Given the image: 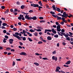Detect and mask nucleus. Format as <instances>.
I'll use <instances>...</instances> for the list:
<instances>
[{
  "label": "nucleus",
  "instance_id": "nucleus-1",
  "mask_svg": "<svg viewBox=\"0 0 73 73\" xmlns=\"http://www.w3.org/2000/svg\"><path fill=\"white\" fill-rule=\"evenodd\" d=\"M13 35L14 37H16V38H18V40H21V38H23V36L20 37L19 36H18L16 35H15V34H13Z\"/></svg>",
  "mask_w": 73,
  "mask_h": 73
},
{
  "label": "nucleus",
  "instance_id": "nucleus-2",
  "mask_svg": "<svg viewBox=\"0 0 73 73\" xmlns=\"http://www.w3.org/2000/svg\"><path fill=\"white\" fill-rule=\"evenodd\" d=\"M23 34H25V33H27V35H29V36H32V35L31 34H30V33L29 32L26 31H25L24 30H23Z\"/></svg>",
  "mask_w": 73,
  "mask_h": 73
},
{
  "label": "nucleus",
  "instance_id": "nucleus-3",
  "mask_svg": "<svg viewBox=\"0 0 73 73\" xmlns=\"http://www.w3.org/2000/svg\"><path fill=\"white\" fill-rule=\"evenodd\" d=\"M25 19H27V20H32V17H29V15H27L25 17Z\"/></svg>",
  "mask_w": 73,
  "mask_h": 73
},
{
  "label": "nucleus",
  "instance_id": "nucleus-4",
  "mask_svg": "<svg viewBox=\"0 0 73 73\" xmlns=\"http://www.w3.org/2000/svg\"><path fill=\"white\" fill-rule=\"evenodd\" d=\"M60 69H61V68H60V67L57 66L56 68V72H58V73H61V71H59V70Z\"/></svg>",
  "mask_w": 73,
  "mask_h": 73
},
{
  "label": "nucleus",
  "instance_id": "nucleus-5",
  "mask_svg": "<svg viewBox=\"0 0 73 73\" xmlns=\"http://www.w3.org/2000/svg\"><path fill=\"white\" fill-rule=\"evenodd\" d=\"M39 5L38 4H35L33 3L31 4V6L34 7H38Z\"/></svg>",
  "mask_w": 73,
  "mask_h": 73
},
{
  "label": "nucleus",
  "instance_id": "nucleus-6",
  "mask_svg": "<svg viewBox=\"0 0 73 73\" xmlns=\"http://www.w3.org/2000/svg\"><path fill=\"white\" fill-rule=\"evenodd\" d=\"M63 15H62V16L63 17H65L66 16V12H64L63 13Z\"/></svg>",
  "mask_w": 73,
  "mask_h": 73
},
{
  "label": "nucleus",
  "instance_id": "nucleus-7",
  "mask_svg": "<svg viewBox=\"0 0 73 73\" xmlns=\"http://www.w3.org/2000/svg\"><path fill=\"white\" fill-rule=\"evenodd\" d=\"M47 32H52V30L46 29L45 30V31H44L45 33H46Z\"/></svg>",
  "mask_w": 73,
  "mask_h": 73
},
{
  "label": "nucleus",
  "instance_id": "nucleus-8",
  "mask_svg": "<svg viewBox=\"0 0 73 73\" xmlns=\"http://www.w3.org/2000/svg\"><path fill=\"white\" fill-rule=\"evenodd\" d=\"M52 58L53 60H55V61H57V57H55L54 56H52Z\"/></svg>",
  "mask_w": 73,
  "mask_h": 73
},
{
  "label": "nucleus",
  "instance_id": "nucleus-9",
  "mask_svg": "<svg viewBox=\"0 0 73 73\" xmlns=\"http://www.w3.org/2000/svg\"><path fill=\"white\" fill-rule=\"evenodd\" d=\"M10 44H12L13 42V39H10L9 40Z\"/></svg>",
  "mask_w": 73,
  "mask_h": 73
},
{
  "label": "nucleus",
  "instance_id": "nucleus-10",
  "mask_svg": "<svg viewBox=\"0 0 73 73\" xmlns=\"http://www.w3.org/2000/svg\"><path fill=\"white\" fill-rule=\"evenodd\" d=\"M20 55H23V56H26L27 54L25 52H23L20 53Z\"/></svg>",
  "mask_w": 73,
  "mask_h": 73
},
{
  "label": "nucleus",
  "instance_id": "nucleus-11",
  "mask_svg": "<svg viewBox=\"0 0 73 73\" xmlns=\"http://www.w3.org/2000/svg\"><path fill=\"white\" fill-rule=\"evenodd\" d=\"M52 31L53 33H54L55 34H56L57 33V32L56 31H54V29H52Z\"/></svg>",
  "mask_w": 73,
  "mask_h": 73
},
{
  "label": "nucleus",
  "instance_id": "nucleus-12",
  "mask_svg": "<svg viewBox=\"0 0 73 73\" xmlns=\"http://www.w3.org/2000/svg\"><path fill=\"white\" fill-rule=\"evenodd\" d=\"M38 4H40V6L41 7H42V3H41V1H40L39 2H38Z\"/></svg>",
  "mask_w": 73,
  "mask_h": 73
},
{
  "label": "nucleus",
  "instance_id": "nucleus-13",
  "mask_svg": "<svg viewBox=\"0 0 73 73\" xmlns=\"http://www.w3.org/2000/svg\"><path fill=\"white\" fill-rule=\"evenodd\" d=\"M70 62H71V61H70V60H69L66 63H65V64L67 65H69V64H70Z\"/></svg>",
  "mask_w": 73,
  "mask_h": 73
},
{
  "label": "nucleus",
  "instance_id": "nucleus-14",
  "mask_svg": "<svg viewBox=\"0 0 73 73\" xmlns=\"http://www.w3.org/2000/svg\"><path fill=\"white\" fill-rule=\"evenodd\" d=\"M47 39L48 40H51L52 38L50 36H48L47 38Z\"/></svg>",
  "mask_w": 73,
  "mask_h": 73
},
{
  "label": "nucleus",
  "instance_id": "nucleus-15",
  "mask_svg": "<svg viewBox=\"0 0 73 73\" xmlns=\"http://www.w3.org/2000/svg\"><path fill=\"white\" fill-rule=\"evenodd\" d=\"M32 19H33V20H37V17L36 16H34L32 17Z\"/></svg>",
  "mask_w": 73,
  "mask_h": 73
},
{
  "label": "nucleus",
  "instance_id": "nucleus-16",
  "mask_svg": "<svg viewBox=\"0 0 73 73\" xmlns=\"http://www.w3.org/2000/svg\"><path fill=\"white\" fill-rule=\"evenodd\" d=\"M70 40L71 41H70V43H71V44L73 45V38H71ZM72 41L73 42H72Z\"/></svg>",
  "mask_w": 73,
  "mask_h": 73
},
{
  "label": "nucleus",
  "instance_id": "nucleus-17",
  "mask_svg": "<svg viewBox=\"0 0 73 73\" xmlns=\"http://www.w3.org/2000/svg\"><path fill=\"white\" fill-rule=\"evenodd\" d=\"M56 9H57V11L58 12H61V10H60V9L59 8H57V7H56Z\"/></svg>",
  "mask_w": 73,
  "mask_h": 73
},
{
  "label": "nucleus",
  "instance_id": "nucleus-18",
  "mask_svg": "<svg viewBox=\"0 0 73 73\" xmlns=\"http://www.w3.org/2000/svg\"><path fill=\"white\" fill-rule=\"evenodd\" d=\"M34 64L35 65H36V66H39V65H40L39 64H38L37 62H34Z\"/></svg>",
  "mask_w": 73,
  "mask_h": 73
},
{
  "label": "nucleus",
  "instance_id": "nucleus-19",
  "mask_svg": "<svg viewBox=\"0 0 73 73\" xmlns=\"http://www.w3.org/2000/svg\"><path fill=\"white\" fill-rule=\"evenodd\" d=\"M52 8H53V9L54 10H55V11H57V10L56 9V7H55V6L54 5H53L52 6Z\"/></svg>",
  "mask_w": 73,
  "mask_h": 73
},
{
  "label": "nucleus",
  "instance_id": "nucleus-20",
  "mask_svg": "<svg viewBox=\"0 0 73 73\" xmlns=\"http://www.w3.org/2000/svg\"><path fill=\"white\" fill-rule=\"evenodd\" d=\"M57 16V17L56 18H57V20H60V19H61V17H58V15H56Z\"/></svg>",
  "mask_w": 73,
  "mask_h": 73
},
{
  "label": "nucleus",
  "instance_id": "nucleus-21",
  "mask_svg": "<svg viewBox=\"0 0 73 73\" xmlns=\"http://www.w3.org/2000/svg\"><path fill=\"white\" fill-rule=\"evenodd\" d=\"M51 15L52 16H53L54 17H55L56 18H57V15H54L53 14H52Z\"/></svg>",
  "mask_w": 73,
  "mask_h": 73
},
{
  "label": "nucleus",
  "instance_id": "nucleus-22",
  "mask_svg": "<svg viewBox=\"0 0 73 73\" xmlns=\"http://www.w3.org/2000/svg\"><path fill=\"white\" fill-rule=\"evenodd\" d=\"M21 9H24L25 8V6L22 5L21 6Z\"/></svg>",
  "mask_w": 73,
  "mask_h": 73
},
{
  "label": "nucleus",
  "instance_id": "nucleus-23",
  "mask_svg": "<svg viewBox=\"0 0 73 73\" xmlns=\"http://www.w3.org/2000/svg\"><path fill=\"white\" fill-rule=\"evenodd\" d=\"M57 29H61V27H60V26H57L56 27Z\"/></svg>",
  "mask_w": 73,
  "mask_h": 73
},
{
  "label": "nucleus",
  "instance_id": "nucleus-24",
  "mask_svg": "<svg viewBox=\"0 0 73 73\" xmlns=\"http://www.w3.org/2000/svg\"><path fill=\"white\" fill-rule=\"evenodd\" d=\"M2 25H3V26H7V24L5 23H3V24H2Z\"/></svg>",
  "mask_w": 73,
  "mask_h": 73
},
{
  "label": "nucleus",
  "instance_id": "nucleus-25",
  "mask_svg": "<svg viewBox=\"0 0 73 73\" xmlns=\"http://www.w3.org/2000/svg\"><path fill=\"white\" fill-rule=\"evenodd\" d=\"M37 28L38 29H42V27L41 26H38L37 27Z\"/></svg>",
  "mask_w": 73,
  "mask_h": 73
},
{
  "label": "nucleus",
  "instance_id": "nucleus-26",
  "mask_svg": "<svg viewBox=\"0 0 73 73\" xmlns=\"http://www.w3.org/2000/svg\"><path fill=\"white\" fill-rule=\"evenodd\" d=\"M28 40H29V41H30V42L33 41V40H32L31 38H28Z\"/></svg>",
  "mask_w": 73,
  "mask_h": 73
},
{
  "label": "nucleus",
  "instance_id": "nucleus-27",
  "mask_svg": "<svg viewBox=\"0 0 73 73\" xmlns=\"http://www.w3.org/2000/svg\"><path fill=\"white\" fill-rule=\"evenodd\" d=\"M11 50V48L9 47H7L6 48V50Z\"/></svg>",
  "mask_w": 73,
  "mask_h": 73
},
{
  "label": "nucleus",
  "instance_id": "nucleus-28",
  "mask_svg": "<svg viewBox=\"0 0 73 73\" xmlns=\"http://www.w3.org/2000/svg\"><path fill=\"white\" fill-rule=\"evenodd\" d=\"M42 43H43L41 41H39L38 42V44H42Z\"/></svg>",
  "mask_w": 73,
  "mask_h": 73
},
{
  "label": "nucleus",
  "instance_id": "nucleus-29",
  "mask_svg": "<svg viewBox=\"0 0 73 73\" xmlns=\"http://www.w3.org/2000/svg\"><path fill=\"white\" fill-rule=\"evenodd\" d=\"M54 37L56 38H58V35H54Z\"/></svg>",
  "mask_w": 73,
  "mask_h": 73
},
{
  "label": "nucleus",
  "instance_id": "nucleus-30",
  "mask_svg": "<svg viewBox=\"0 0 73 73\" xmlns=\"http://www.w3.org/2000/svg\"><path fill=\"white\" fill-rule=\"evenodd\" d=\"M66 39L68 41H70V38L69 37H68L66 38Z\"/></svg>",
  "mask_w": 73,
  "mask_h": 73
},
{
  "label": "nucleus",
  "instance_id": "nucleus-31",
  "mask_svg": "<svg viewBox=\"0 0 73 73\" xmlns=\"http://www.w3.org/2000/svg\"><path fill=\"white\" fill-rule=\"evenodd\" d=\"M44 22H45V21L44 20H42L40 21V23H44Z\"/></svg>",
  "mask_w": 73,
  "mask_h": 73
},
{
  "label": "nucleus",
  "instance_id": "nucleus-32",
  "mask_svg": "<svg viewBox=\"0 0 73 73\" xmlns=\"http://www.w3.org/2000/svg\"><path fill=\"white\" fill-rule=\"evenodd\" d=\"M62 20V21H64L65 20V18L64 17H62L61 19Z\"/></svg>",
  "mask_w": 73,
  "mask_h": 73
},
{
  "label": "nucleus",
  "instance_id": "nucleus-33",
  "mask_svg": "<svg viewBox=\"0 0 73 73\" xmlns=\"http://www.w3.org/2000/svg\"><path fill=\"white\" fill-rule=\"evenodd\" d=\"M29 13H33V10H30L29 11Z\"/></svg>",
  "mask_w": 73,
  "mask_h": 73
},
{
  "label": "nucleus",
  "instance_id": "nucleus-34",
  "mask_svg": "<svg viewBox=\"0 0 73 73\" xmlns=\"http://www.w3.org/2000/svg\"><path fill=\"white\" fill-rule=\"evenodd\" d=\"M1 8L2 9H5V6H2L1 7Z\"/></svg>",
  "mask_w": 73,
  "mask_h": 73
},
{
  "label": "nucleus",
  "instance_id": "nucleus-35",
  "mask_svg": "<svg viewBox=\"0 0 73 73\" xmlns=\"http://www.w3.org/2000/svg\"><path fill=\"white\" fill-rule=\"evenodd\" d=\"M38 34L37 33H34V35L35 36H37Z\"/></svg>",
  "mask_w": 73,
  "mask_h": 73
},
{
  "label": "nucleus",
  "instance_id": "nucleus-36",
  "mask_svg": "<svg viewBox=\"0 0 73 73\" xmlns=\"http://www.w3.org/2000/svg\"><path fill=\"white\" fill-rule=\"evenodd\" d=\"M23 41H25V40H26V38L25 37H23Z\"/></svg>",
  "mask_w": 73,
  "mask_h": 73
},
{
  "label": "nucleus",
  "instance_id": "nucleus-37",
  "mask_svg": "<svg viewBox=\"0 0 73 73\" xmlns=\"http://www.w3.org/2000/svg\"><path fill=\"white\" fill-rule=\"evenodd\" d=\"M15 35H17V36H19V33H15Z\"/></svg>",
  "mask_w": 73,
  "mask_h": 73
},
{
  "label": "nucleus",
  "instance_id": "nucleus-38",
  "mask_svg": "<svg viewBox=\"0 0 73 73\" xmlns=\"http://www.w3.org/2000/svg\"><path fill=\"white\" fill-rule=\"evenodd\" d=\"M15 62L14 61H13V62L12 66H15Z\"/></svg>",
  "mask_w": 73,
  "mask_h": 73
},
{
  "label": "nucleus",
  "instance_id": "nucleus-39",
  "mask_svg": "<svg viewBox=\"0 0 73 73\" xmlns=\"http://www.w3.org/2000/svg\"><path fill=\"white\" fill-rule=\"evenodd\" d=\"M19 42L20 45H23V43L21 42Z\"/></svg>",
  "mask_w": 73,
  "mask_h": 73
},
{
  "label": "nucleus",
  "instance_id": "nucleus-40",
  "mask_svg": "<svg viewBox=\"0 0 73 73\" xmlns=\"http://www.w3.org/2000/svg\"><path fill=\"white\" fill-rule=\"evenodd\" d=\"M50 13H51V14H55V13L52 11L50 12Z\"/></svg>",
  "mask_w": 73,
  "mask_h": 73
},
{
  "label": "nucleus",
  "instance_id": "nucleus-41",
  "mask_svg": "<svg viewBox=\"0 0 73 73\" xmlns=\"http://www.w3.org/2000/svg\"><path fill=\"white\" fill-rule=\"evenodd\" d=\"M3 33H7V31L6 30H4L3 31Z\"/></svg>",
  "mask_w": 73,
  "mask_h": 73
},
{
  "label": "nucleus",
  "instance_id": "nucleus-42",
  "mask_svg": "<svg viewBox=\"0 0 73 73\" xmlns=\"http://www.w3.org/2000/svg\"><path fill=\"white\" fill-rule=\"evenodd\" d=\"M19 16H20V17H21V18H22V17L23 18V17H24V15H19Z\"/></svg>",
  "mask_w": 73,
  "mask_h": 73
},
{
  "label": "nucleus",
  "instance_id": "nucleus-43",
  "mask_svg": "<svg viewBox=\"0 0 73 73\" xmlns=\"http://www.w3.org/2000/svg\"><path fill=\"white\" fill-rule=\"evenodd\" d=\"M39 19L40 20H42V19H44V18L43 17H39Z\"/></svg>",
  "mask_w": 73,
  "mask_h": 73
},
{
  "label": "nucleus",
  "instance_id": "nucleus-44",
  "mask_svg": "<svg viewBox=\"0 0 73 73\" xmlns=\"http://www.w3.org/2000/svg\"><path fill=\"white\" fill-rule=\"evenodd\" d=\"M13 30L14 31H17V29H16L15 28H13Z\"/></svg>",
  "mask_w": 73,
  "mask_h": 73
},
{
  "label": "nucleus",
  "instance_id": "nucleus-45",
  "mask_svg": "<svg viewBox=\"0 0 73 73\" xmlns=\"http://www.w3.org/2000/svg\"><path fill=\"white\" fill-rule=\"evenodd\" d=\"M69 34L70 35V36H72V35H73V34L70 32H69Z\"/></svg>",
  "mask_w": 73,
  "mask_h": 73
},
{
  "label": "nucleus",
  "instance_id": "nucleus-46",
  "mask_svg": "<svg viewBox=\"0 0 73 73\" xmlns=\"http://www.w3.org/2000/svg\"><path fill=\"white\" fill-rule=\"evenodd\" d=\"M65 37L66 38H67V37H69V35L67 34H66L65 35Z\"/></svg>",
  "mask_w": 73,
  "mask_h": 73
},
{
  "label": "nucleus",
  "instance_id": "nucleus-47",
  "mask_svg": "<svg viewBox=\"0 0 73 73\" xmlns=\"http://www.w3.org/2000/svg\"><path fill=\"white\" fill-rule=\"evenodd\" d=\"M17 5H20V2H19V1H18L17 2Z\"/></svg>",
  "mask_w": 73,
  "mask_h": 73
},
{
  "label": "nucleus",
  "instance_id": "nucleus-48",
  "mask_svg": "<svg viewBox=\"0 0 73 73\" xmlns=\"http://www.w3.org/2000/svg\"><path fill=\"white\" fill-rule=\"evenodd\" d=\"M5 37L6 38H7V39L8 38V36L7 35H5Z\"/></svg>",
  "mask_w": 73,
  "mask_h": 73
},
{
  "label": "nucleus",
  "instance_id": "nucleus-49",
  "mask_svg": "<svg viewBox=\"0 0 73 73\" xmlns=\"http://www.w3.org/2000/svg\"><path fill=\"white\" fill-rule=\"evenodd\" d=\"M18 19H19V20H21L22 18L20 16L19 17H18Z\"/></svg>",
  "mask_w": 73,
  "mask_h": 73
},
{
  "label": "nucleus",
  "instance_id": "nucleus-50",
  "mask_svg": "<svg viewBox=\"0 0 73 73\" xmlns=\"http://www.w3.org/2000/svg\"><path fill=\"white\" fill-rule=\"evenodd\" d=\"M36 31L37 32H41V30L40 29H37L36 30Z\"/></svg>",
  "mask_w": 73,
  "mask_h": 73
},
{
  "label": "nucleus",
  "instance_id": "nucleus-51",
  "mask_svg": "<svg viewBox=\"0 0 73 73\" xmlns=\"http://www.w3.org/2000/svg\"><path fill=\"white\" fill-rule=\"evenodd\" d=\"M43 60H48V59L46 58H42Z\"/></svg>",
  "mask_w": 73,
  "mask_h": 73
},
{
  "label": "nucleus",
  "instance_id": "nucleus-52",
  "mask_svg": "<svg viewBox=\"0 0 73 73\" xmlns=\"http://www.w3.org/2000/svg\"><path fill=\"white\" fill-rule=\"evenodd\" d=\"M57 31H58V32H60L61 31V29H56Z\"/></svg>",
  "mask_w": 73,
  "mask_h": 73
},
{
  "label": "nucleus",
  "instance_id": "nucleus-53",
  "mask_svg": "<svg viewBox=\"0 0 73 73\" xmlns=\"http://www.w3.org/2000/svg\"><path fill=\"white\" fill-rule=\"evenodd\" d=\"M60 24L62 25H64V22L62 21L60 23Z\"/></svg>",
  "mask_w": 73,
  "mask_h": 73
},
{
  "label": "nucleus",
  "instance_id": "nucleus-54",
  "mask_svg": "<svg viewBox=\"0 0 73 73\" xmlns=\"http://www.w3.org/2000/svg\"><path fill=\"white\" fill-rule=\"evenodd\" d=\"M24 25H25V26H27V25H28V24L27 23H26L25 24H24Z\"/></svg>",
  "mask_w": 73,
  "mask_h": 73
},
{
  "label": "nucleus",
  "instance_id": "nucleus-55",
  "mask_svg": "<svg viewBox=\"0 0 73 73\" xmlns=\"http://www.w3.org/2000/svg\"><path fill=\"white\" fill-rule=\"evenodd\" d=\"M16 60L17 61H21V59H16Z\"/></svg>",
  "mask_w": 73,
  "mask_h": 73
},
{
  "label": "nucleus",
  "instance_id": "nucleus-56",
  "mask_svg": "<svg viewBox=\"0 0 73 73\" xmlns=\"http://www.w3.org/2000/svg\"><path fill=\"white\" fill-rule=\"evenodd\" d=\"M35 54H36L37 56H40V54H39V53H36Z\"/></svg>",
  "mask_w": 73,
  "mask_h": 73
},
{
  "label": "nucleus",
  "instance_id": "nucleus-57",
  "mask_svg": "<svg viewBox=\"0 0 73 73\" xmlns=\"http://www.w3.org/2000/svg\"><path fill=\"white\" fill-rule=\"evenodd\" d=\"M64 67H69V66L68 65H65L64 64Z\"/></svg>",
  "mask_w": 73,
  "mask_h": 73
},
{
  "label": "nucleus",
  "instance_id": "nucleus-58",
  "mask_svg": "<svg viewBox=\"0 0 73 73\" xmlns=\"http://www.w3.org/2000/svg\"><path fill=\"white\" fill-rule=\"evenodd\" d=\"M18 25H20V26L21 25V22L18 23Z\"/></svg>",
  "mask_w": 73,
  "mask_h": 73
},
{
  "label": "nucleus",
  "instance_id": "nucleus-59",
  "mask_svg": "<svg viewBox=\"0 0 73 73\" xmlns=\"http://www.w3.org/2000/svg\"><path fill=\"white\" fill-rule=\"evenodd\" d=\"M61 31L62 32H65V30L64 29H62Z\"/></svg>",
  "mask_w": 73,
  "mask_h": 73
},
{
  "label": "nucleus",
  "instance_id": "nucleus-60",
  "mask_svg": "<svg viewBox=\"0 0 73 73\" xmlns=\"http://www.w3.org/2000/svg\"><path fill=\"white\" fill-rule=\"evenodd\" d=\"M42 41L43 42H46V41L45 40L43 39Z\"/></svg>",
  "mask_w": 73,
  "mask_h": 73
},
{
  "label": "nucleus",
  "instance_id": "nucleus-61",
  "mask_svg": "<svg viewBox=\"0 0 73 73\" xmlns=\"http://www.w3.org/2000/svg\"><path fill=\"white\" fill-rule=\"evenodd\" d=\"M62 44L63 45H66V43H65V42H63Z\"/></svg>",
  "mask_w": 73,
  "mask_h": 73
},
{
  "label": "nucleus",
  "instance_id": "nucleus-62",
  "mask_svg": "<svg viewBox=\"0 0 73 73\" xmlns=\"http://www.w3.org/2000/svg\"><path fill=\"white\" fill-rule=\"evenodd\" d=\"M11 52H12V51L13 52H15V50L14 49H11Z\"/></svg>",
  "mask_w": 73,
  "mask_h": 73
},
{
  "label": "nucleus",
  "instance_id": "nucleus-63",
  "mask_svg": "<svg viewBox=\"0 0 73 73\" xmlns=\"http://www.w3.org/2000/svg\"><path fill=\"white\" fill-rule=\"evenodd\" d=\"M4 54H5H5H7V52H4Z\"/></svg>",
  "mask_w": 73,
  "mask_h": 73
},
{
  "label": "nucleus",
  "instance_id": "nucleus-64",
  "mask_svg": "<svg viewBox=\"0 0 73 73\" xmlns=\"http://www.w3.org/2000/svg\"><path fill=\"white\" fill-rule=\"evenodd\" d=\"M38 7L39 9H41V8H42V7L40 6H38Z\"/></svg>",
  "mask_w": 73,
  "mask_h": 73
}]
</instances>
